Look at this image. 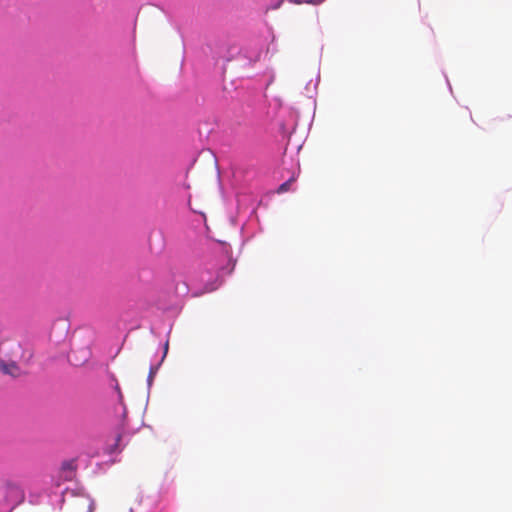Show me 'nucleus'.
Returning a JSON list of instances; mask_svg holds the SVG:
<instances>
[{
	"mask_svg": "<svg viewBox=\"0 0 512 512\" xmlns=\"http://www.w3.org/2000/svg\"><path fill=\"white\" fill-rule=\"evenodd\" d=\"M167 351H168V342H166V344H165V348H164V356L166 355Z\"/></svg>",
	"mask_w": 512,
	"mask_h": 512,
	"instance_id": "3",
	"label": "nucleus"
},
{
	"mask_svg": "<svg viewBox=\"0 0 512 512\" xmlns=\"http://www.w3.org/2000/svg\"><path fill=\"white\" fill-rule=\"evenodd\" d=\"M292 181H293V179L291 178V179H289L288 181H286V182L282 183V184L279 186V188H278V192H279V193H283V192L288 191L289 186H290V184H291V182H292Z\"/></svg>",
	"mask_w": 512,
	"mask_h": 512,
	"instance_id": "2",
	"label": "nucleus"
},
{
	"mask_svg": "<svg viewBox=\"0 0 512 512\" xmlns=\"http://www.w3.org/2000/svg\"><path fill=\"white\" fill-rule=\"evenodd\" d=\"M214 289H215L214 287H210V288H207L206 291L210 292V291H213Z\"/></svg>",
	"mask_w": 512,
	"mask_h": 512,
	"instance_id": "4",
	"label": "nucleus"
},
{
	"mask_svg": "<svg viewBox=\"0 0 512 512\" xmlns=\"http://www.w3.org/2000/svg\"><path fill=\"white\" fill-rule=\"evenodd\" d=\"M0 367L5 374H9L13 377H19L21 375V370L15 362L9 364L2 363Z\"/></svg>",
	"mask_w": 512,
	"mask_h": 512,
	"instance_id": "1",
	"label": "nucleus"
}]
</instances>
